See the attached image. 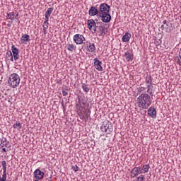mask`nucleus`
<instances>
[{"mask_svg": "<svg viewBox=\"0 0 181 181\" xmlns=\"http://www.w3.org/2000/svg\"><path fill=\"white\" fill-rule=\"evenodd\" d=\"M101 64H103V62L98 60V58L94 59V66L98 71H103V66H101Z\"/></svg>", "mask_w": 181, "mask_h": 181, "instance_id": "nucleus-15", "label": "nucleus"}, {"mask_svg": "<svg viewBox=\"0 0 181 181\" xmlns=\"http://www.w3.org/2000/svg\"><path fill=\"white\" fill-rule=\"evenodd\" d=\"M89 15L90 16H95V15H100V11H98V9L94 6H91L89 8Z\"/></svg>", "mask_w": 181, "mask_h": 181, "instance_id": "nucleus-16", "label": "nucleus"}, {"mask_svg": "<svg viewBox=\"0 0 181 181\" xmlns=\"http://www.w3.org/2000/svg\"><path fill=\"white\" fill-rule=\"evenodd\" d=\"M124 57L127 62H132L134 60V54L129 53V52H126L124 53Z\"/></svg>", "mask_w": 181, "mask_h": 181, "instance_id": "nucleus-19", "label": "nucleus"}, {"mask_svg": "<svg viewBox=\"0 0 181 181\" xmlns=\"http://www.w3.org/2000/svg\"><path fill=\"white\" fill-rule=\"evenodd\" d=\"M13 128H14V129H18V131H20L22 129V124L19 122H16L13 125Z\"/></svg>", "mask_w": 181, "mask_h": 181, "instance_id": "nucleus-22", "label": "nucleus"}, {"mask_svg": "<svg viewBox=\"0 0 181 181\" xmlns=\"http://www.w3.org/2000/svg\"><path fill=\"white\" fill-rule=\"evenodd\" d=\"M98 33L99 36H105L107 35V28L103 25L99 26Z\"/></svg>", "mask_w": 181, "mask_h": 181, "instance_id": "nucleus-18", "label": "nucleus"}, {"mask_svg": "<svg viewBox=\"0 0 181 181\" xmlns=\"http://www.w3.org/2000/svg\"><path fill=\"white\" fill-rule=\"evenodd\" d=\"M163 25H166L167 26H169V24H168V21H166V20H164L163 21Z\"/></svg>", "mask_w": 181, "mask_h": 181, "instance_id": "nucleus-40", "label": "nucleus"}, {"mask_svg": "<svg viewBox=\"0 0 181 181\" xmlns=\"http://www.w3.org/2000/svg\"><path fill=\"white\" fill-rule=\"evenodd\" d=\"M48 180H49V181H52V177H49V178H48Z\"/></svg>", "mask_w": 181, "mask_h": 181, "instance_id": "nucleus-44", "label": "nucleus"}, {"mask_svg": "<svg viewBox=\"0 0 181 181\" xmlns=\"http://www.w3.org/2000/svg\"><path fill=\"white\" fill-rule=\"evenodd\" d=\"M81 87L85 93H88V91H90V88H88V86H87V84L82 83Z\"/></svg>", "mask_w": 181, "mask_h": 181, "instance_id": "nucleus-26", "label": "nucleus"}, {"mask_svg": "<svg viewBox=\"0 0 181 181\" xmlns=\"http://www.w3.org/2000/svg\"><path fill=\"white\" fill-rule=\"evenodd\" d=\"M151 167H149L148 165H145L143 166V168H141V172L144 170V173H146V172L149 171V168Z\"/></svg>", "mask_w": 181, "mask_h": 181, "instance_id": "nucleus-28", "label": "nucleus"}, {"mask_svg": "<svg viewBox=\"0 0 181 181\" xmlns=\"http://www.w3.org/2000/svg\"><path fill=\"white\" fill-rule=\"evenodd\" d=\"M49 17H47V16H45L44 23H49Z\"/></svg>", "mask_w": 181, "mask_h": 181, "instance_id": "nucleus-38", "label": "nucleus"}, {"mask_svg": "<svg viewBox=\"0 0 181 181\" xmlns=\"http://www.w3.org/2000/svg\"><path fill=\"white\" fill-rule=\"evenodd\" d=\"M90 114H91V112L90 111V110L83 109V115L84 117H86V118H87V119H88V117H90Z\"/></svg>", "mask_w": 181, "mask_h": 181, "instance_id": "nucleus-23", "label": "nucleus"}, {"mask_svg": "<svg viewBox=\"0 0 181 181\" xmlns=\"http://www.w3.org/2000/svg\"><path fill=\"white\" fill-rule=\"evenodd\" d=\"M175 61L177 63V64H178L179 66H181V59L180 58H179V57H176L175 59Z\"/></svg>", "mask_w": 181, "mask_h": 181, "instance_id": "nucleus-30", "label": "nucleus"}, {"mask_svg": "<svg viewBox=\"0 0 181 181\" xmlns=\"http://www.w3.org/2000/svg\"><path fill=\"white\" fill-rule=\"evenodd\" d=\"M81 112H78V115H79V117L83 119L84 118V110H82V111H80Z\"/></svg>", "mask_w": 181, "mask_h": 181, "instance_id": "nucleus-32", "label": "nucleus"}, {"mask_svg": "<svg viewBox=\"0 0 181 181\" xmlns=\"http://www.w3.org/2000/svg\"><path fill=\"white\" fill-rule=\"evenodd\" d=\"M71 169L74 172H78V166H77V165H73Z\"/></svg>", "mask_w": 181, "mask_h": 181, "instance_id": "nucleus-33", "label": "nucleus"}, {"mask_svg": "<svg viewBox=\"0 0 181 181\" xmlns=\"http://www.w3.org/2000/svg\"><path fill=\"white\" fill-rule=\"evenodd\" d=\"M99 8V15H102L104 13H110V9H111V7L108 4L103 3L100 5Z\"/></svg>", "mask_w": 181, "mask_h": 181, "instance_id": "nucleus-6", "label": "nucleus"}, {"mask_svg": "<svg viewBox=\"0 0 181 181\" xmlns=\"http://www.w3.org/2000/svg\"><path fill=\"white\" fill-rule=\"evenodd\" d=\"M99 18H101V21L105 23H110L111 22V14L108 13L99 14Z\"/></svg>", "mask_w": 181, "mask_h": 181, "instance_id": "nucleus-9", "label": "nucleus"}, {"mask_svg": "<svg viewBox=\"0 0 181 181\" xmlns=\"http://www.w3.org/2000/svg\"><path fill=\"white\" fill-rule=\"evenodd\" d=\"M153 96L148 93H141L137 98V105L141 110H148L152 104V98Z\"/></svg>", "mask_w": 181, "mask_h": 181, "instance_id": "nucleus-1", "label": "nucleus"}, {"mask_svg": "<svg viewBox=\"0 0 181 181\" xmlns=\"http://www.w3.org/2000/svg\"><path fill=\"white\" fill-rule=\"evenodd\" d=\"M160 28H161V29L163 30V28H165V25H162Z\"/></svg>", "mask_w": 181, "mask_h": 181, "instance_id": "nucleus-43", "label": "nucleus"}, {"mask_svg": "<svg viewBox=\"0 0 181 181\" xmlns=\"http://www.w3.org/2000/svg\"><path fill=\"white\" fill-rule=\"evenodd\" d=\"M11 51L13 53V57L14 60H18L19 59V49L15 47V45H12Z\"/></svg>", "mask_w": 181, "mask_h": 181, "instance_id": "nucleus-14", "label": "nucleus"}, {"mask_svg": "<svg viewBox=\"0 0 181 181\" xmlns=\"http://www.w3.org/2000/svg\"><path fill=\"white\" fill-rule=\"evenodd\" d=\"M67 94H69V90L65 89V90H62V95H64V97H66V95H67Z\"/></svg>", "mask_w": 181, "mask_h": 181, "instance_id": "nucleus-34", "label": "nucleus"}, {"mask_svg": "<svg viewBox=\"0 0 181 181\" xmlns=\"http://www.w3.org/2000/svg\"><path fill=\"white\" fill-rule=\"evenodd\" d=\"M0 181H7V180H6V175H2V177H0Z\"/></svg>", "mask_w": 181, "mask_h": 181, "instance_id": "nucleus-35", "label": "nucleus"}, {"mask_svg": "<svg viewBox=\"0 0 181 181\" xmlns=\"http://www.w3.org/2000/svg\"><path fill=\"white\" fill-rule=\"evenodd\" d=\"M3 175H6V166L3 167Z\"/></svg>", "mask_w": 181, "mask_h": 181, "instance_id": "nucleus-37", "label": "nucleus"}, {"mask_svg": "<svg viewBox=\"0 0 181 181\" xmlns=\"http://www.w3.org/2000/svg\"><path fill=\"white\" fill-rule=\"evenodd\" d=\"M142 174V170L141 167H134L130 172L131 177H135L138 175Z\"/></svg>", "mask_w": 181, "mask_h": 181, "instance_id": "nucleus-10", "label": "nucleus"}, {"mask_svg": "<svg viewBox=\"0 0 181 181\" xmlns=\"http://www.w3.org/2000/svg\"><path fill=\"white\" fill-rule=\"evenodd\" d=\"M52 12H53V8H48L45 16H47L49 18H50V15H52Z\"/></svg>", "mask_w": 181, "mask_h": 181, "instance_id": "nucleus-25", "label": "nucleus"}, {"mask_svg": "<svg viewBox=\"0 0 181 181\" xmlns=\"http://www.w3.org/2000/svg\"><path fill=\"white\" fill-rule=\"evenodd\" d=\"M148 115L151 118H156V109L153 107H151L148 110Z\"/></svg>", "mask_w": 181, "mask_h": 181, "instance_id": "nucleus-17", "label": "nucleus"}, {"mask_svg": "<svg viewBox=\"0 0 181 181\" xmlns=\"http://www.w3.org/2000/svg\"><path fill=\"white\" fill-rule=\"evenodd\" d=\"M1 165H2L3 167L6 166V161L3 160V161L1 162Z\"/></svg>", "mask_w": 181, "mask_h": 181, "instance_id": "nucleus-41", "label": "nucleus"}, {"mask_svg": "<svg viewBox=\"0 0 181 181\" xmlns=\"http://www.w3.org/2000/svg\"><path fill=\"white\" fill-rule=\"evenodd\" d=\"M10 55L11 57L10 59L11 62H13V56L12 55V52H11V51H10Z\"/></svg>", "mask_w": 181, "mask_h": 181, "instance_id": "nucleus-39", "label": "nucleus"}, {"mask_svg": "<svg viewBox=\"0 0 181 181\" xmlns=\"http://www.w3.org/2000/svg\"><path fill=\"white\" fill-rule=\"evenodd\" d=\"M132 36V35H131V33H126L122 38V42H129V40H131Z\"/></svg>", "mask_w": 181, "mask_h": 181, "instance_id": "nucleus-20", "label": "nucleus"}, {"mask_svg": "<svg viewBox=\"0 0 181 181\" xmlns=\"http://www.w3.org/2000/svg\"><path fill=\"white\" fill-rule=\"evenodd\" d=\"M86 49L90 52L93 53L94 52H95V50L97 49V48L95 47V45L93 42H86Z\"/></svg>", "mask_w": 181, "mask_h": 181, "instance_id": "nucleus-13", "label": "nucleus"}, {"mask_svg": "<svg viewBox=\"0 0 181 181\" xmlns=\"http://www.w3.org/2000/svg\"><path fill=\"white\" fill-rule=\"evenodd\" d=\"M88 28L90 32H97V23L93 19L87 21Z\"/></svg>", "mask_w": 181, "mask_h": 181, "instance_id": "nucleus-8", "label": "nucleus"}, {"mask_svg": "<svg viewBox=\"0 0 181 181\" xmlns=\"http://www.w3.org/2000/svg\"><path fill=\"white\" fill-rule=\"evenodd\" d=\"M146 86L147 87L148 94L153 97V86H152V76H151V75L146 76Z\"/></svg>", "mask_w": 181, "mask_h": 181, "instance_id": "nucleus-3", "label": "nucleus"}, {"mask_svg": "<svg viewBox=\"0 0 181 181\" xmlns=\"http://www.w3.org/2000/svg\"><path fill=\"white\" fill-rule=\"evenodd\" d=\"M6 148H7V149ZM11 148L9 141L5 137L0 138V151L1 149V152H8L9 151L8 148Z\"/></svg>", "mask_w": 181, "mask_h": 181, "instance_id": "nucleus-4", "label": "nucleus"}, {"mask_svg": "<svg viewBox=\"0 0 181 181\" xmlns=\"http://www.w3.org/2000/svg\"><path fill=\"white\" fill-rule=\"evenodd\" d=\"M7 19H10L11 21H13V19H15V15L13 14V12L7 14Z\"/></svg>", "mask_w": 181, "mask_h": 181, "instance_id": "nucleus-27", "label": "nucleus"}, {"mask_svg": "<svg viewBox=\"0 0 181 181\" xmlns=\"http://www.w3.org/2000/svg\"><path fill=\"white\" fill-rule=\"evenodd\" d=\"M43 29H48L49 28V23H44L42 25Z\"/></svg>", "mask_w": 181, "mask_h": 181, "instance_id": "nucleus-36", "label": "nucleus"}, {"mask_svg": "<svg viewBox=\"0 0 181 181\" xmlns=\"http://www.w3.org/2000/svg\"><path fill=\"white\" fill-rule=\"evenodd\" d=\"M102 132H107V134H111L112 132V125L110 121H105L100 127Z\"/></svg>", "mask_w": 181, "mask_h": 181, "instance_id": "nucleus-5", "label": "nucleus"}, {"mask_svg": "<svg viewBox=\"0 0 181 181\" xmlns=\"http://www.w3.org/2000/svg\"><path fill=\"white\" fill-rule=\"evenodd\" d=\"M30 40V37L28 34L23 35L21 38V43H26V42H29Z\"/></svg>", "mask_w": 181, "mask_h": 181, "instance_id": "nucleus-21", "label": "nucleus"}, {"mask_svg": "<svg viewBox=\"0 0 181 181\" xmlns=\"http://www.w3.org/2000/svg\"><path fill=\"white\" fill-rule=\"evenodd\" d=\"M67 49L69 52H73L74 50V45L73 44H69Z\"/></svg>", "mask_w": 181, "mask_h": 181, "instance_id": "nucleus-29", "label": "nucleus"}, {"mask_svg": "<svg viewBox=\"0 0 181 181\" xmlns=\"http://www.w3.org/2000/svg\"><path fill=\"white\" fill-rule=\"evenodd\" d=\"M8 84L9 87L16 88L21 84V77L19 75L16 73L11 74L8 80Z\"/></svg>", "mask_w": 181, "mask_h": 181, "instance_id": "nucleus-2", "label": "nucleus"}, {"mask_svg": "<svg viewBox=\"0 0 181 181\" xmlns=\"http://www.w3.org/2000/svg\"><path fill=\"white\" fill-rule=\"evenodd\" d=\"M34 176H35V179H37V180H40L43 179V177L45 176V173L42 172L39 169H37L34 172Z\"/></svg>", "mask_w": 181, "mask_h": 181, "instance_id": "nucleus-12", "label": "nucleus"}, {"mask_svg": "<svg viewBox=\"0 0 181 181\" xmlns=\"http://www.w3.org/2000/svg\"><path fill=\"white\" fill-rule=\"evenodd\" d=\"M74 42L76 45H83L86 42V37L83 35L76 34L74 35Z\"/></svg>", "mask_w": 181, "mask_h": 181, "instance_id": "nucleus-7", "label": "nucleus"}, {"mask_svg": "<svg viewBox=\"0 0 181 181\" xmlns=\"http://www.w3.org/2000/svg\"><path fill=\"white\" fill-rule=\"evenodd\" d=\"M44 35H47V29L43 28Z\"/></svg>", "mask_w": 181, "mask_h": 181, "instance_id": "nucleus-42", "label": "nucleus"}, {"mask_svg": "<svg viewBox=\"0 0 181 181\" xmlns=\"http://www.w3.org/2000/svg\"><path fill=\"white\" fill-rule=\"evenodd\" d=\"M136 181H145V177L141 175L137 177Z\"/></svg>", "mask_w": 181, "mask_h": 181, "instance_id": "nucleus-31", "label": "nucleus"}, {"mask_svg": "<svg viewBox=\"0 0 181 181\" xmlns=\"http://www.w3.org/2000/svg\"><path fill=\"white\" fill-rule=\"evenodd\" d=\"M86 104H87V101L84 99L78 98V104L76 105V107L78 108L79 111H83L84 107H86Z\"/></svg>", "mask_w": 181, "mask_h": 181, "instance_id": "nucleus-11", "label": "nucleus"}, {"mask_svg": "<svg viewBox=\"0 0 181 181\" xmlns=\"http://www.w3.org/2000/svg\"><path fill=\"white\" fill-rule=\"evenodd\" d=\"M145 90H146V88L140 86L137 88V93L139 94H141V93L144 94L145 93Z\"/></svg>", "mask_w": 181, "mask_h": 181, "instance_id": "nucleus-24", "label": "nucleus"}]
</instances>
